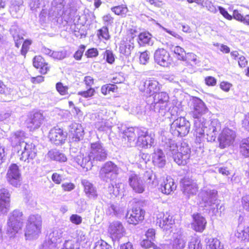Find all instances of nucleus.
I'll return each mask as SVG.
<instances>
[{
  "mask_svg": "<svg viewBox=\"0 0 249 249\" xmlns=\"http://www.w3.org/2000/svg\"><path fill=\"white\" fill-rule=\"evenodd\" d=\"M143 91L147 95H152L158 92L160 89L159 82L153 78H149L143 83Z\"/></svg>",
  "mask_w": 249,
  "mask_h": 249,
  "instance_id": "cd10ccee",
  "label": "nucleus"
},
{
  "mask_svg": "<svg viewBox=\"0 0 249 249\" xmlns=\"http://www.w3.org/2000/svg\"><path fill=\"white\" fill-rule=\"evenodd\" d=\"M166 158L162 150L155 148L152 154V162L154 165L159 168L163 167L166 164Z\"/></svg>",
  "mask_w": 249,
  "mask_h": 249,
  "instance_id": "c756f323",
  "label": "nucleus"
},
{
  "mask_svg": "<svg viewBox=\"0 0 249 249\" xmlns=\"http://www.w3.org/2000/svg\"><path fill=\"white\" fill-rule=\"evenodd\" d=\"M186 62L187 64H191V65H196L199 63L197 56L193 53H186L185 59L182 60Z\"/></svg>",
  "mask_w": 249,
  "mask_h": 249,
  "instance_id": "de8ad7c7",
  "label": "nucleus"
},
{
  "mask_svg": "<svg viewBox=\"0 0 249 249\" xmlns=\"http://www.w3.org/2000/svg\"><path fill=\"white\" fill-rule=\"evenodd\" d=\"M168 132H161L160 139V144L164 147L167 154L172 156L174 161L178 165H185L191 156V149L186 142H177L168 137Z\"/></svg>",
  "mask_w": 249,
  "mask_h": 249,
  "instance_id": "f257e3e1",
  "label": "nucleus"
},
{
  "mask_svg": "<svg viewBox=\"0 0 249 249\" xmlns=\"http://www.w3.org/2000/svg\"><path fill=\"white\" fill-rule=\"evenodd\" d=\"M117 87L114 84H107L101 87V92L104 95H107L111 92L116 91Z\"/></svg>",
  "mask_w": 249,
  "mask_h": 249,
  "instance_id": "3c124183",
  "label": "nucleus"
},
{
  "mask_svg": "<svg viewBox=\"0 0 249 249\" xmlns=\"http://www.w3.org/2000/svg\"><path fill=\"white\" fill-rule=\"evenodd\" d=\"M10 32L13 36L14 40L15 42L16 46L18 48L22 43L23 38L22 36H20L18 33H17L14 29H11L10 30Z\"/></svg>",
  "mask_w": 249,
  "mask_h": 249,
  "instance_id": "6e6d98bb",
  "label": "nucleus"
},
{
  "mask_svg": "<svg viewBox=\"0 0 249 249\" xmlns=\"http://www.w3.org/2000/svg\"><path fill=\"white\" fill-rule=\"evenodd\" d=\"M70 220L71 223L76 225H79L81 223L82 218L80 216L73 214L70 216Z\"/></svg>",
  "mask_w": 249,
  "mask_h": 249,
  "instance_id": "774afa93",
  "label": "nucleus"
},
{
  "mask_svg": "<svg viewBox=\"0 0 249 249\" xmlns=\"http://www.w3.org/2000/svg\"><path fill=\"white\" fill-rule=\"evenodd\" d=\"M149 59V53L145 51L141 53L140 56V63L143 65H145Z\"/></svg>",
  "mask_w": 249,
  "mask_h": 249,
  "instance_id": "0e129e2a",
  "label": "nucleus"
},
{
  "mask_svg": "<svg viewBox=\"0 0 249 249\" xmlns=\"http://www.w3.org/2000/svg\"><path fill=\"white\" fill-rule=\"evenodd\" d=\"M44 120L43 115L39 112H35L31 114L26 121L27 127L31 131L38 128L41 125Z\"/></svg>",
  "mask_w": 249,
  "mask_h": 249,
  "instance_id": "393cba45",
  "label": "nucleus"
},
{
  "mask_svg": "<svg viewBox=\"0 0 249 249\" xmlns=\"http://www.w3.org/2000/svg\"><path fill=\"white\" fill-rule=\"evenodd\" d=\"M63 231L60 229H54L53 231L50 233L49 238L53 244H57L61 242V238L62 237Z\"/></svg>",
  "mask_w": 249,
  "mask_h": 249,
  "instance_id": "4c0bfd02",
  "label": "nucleus"
},
{
  "mask_svg": "<svg viewBox=\"0 0 249 249\" xmlns=\"http://www.w3.org/2000/svg\"><path fill=\"white\" fill-rule=\"evenodd\" d=\"M189 249H202L200 238L197 236L191 237L188 244Z\"/></svg>",
  "mask_w": 249,
  "mask_h": 249,
  "instance_id": "a18cd8bd",
  "label": "nucleus"
},
{
  "mask_svg": "<svg viewBox=\"0 0 249 249\" xmlns=\"http://www.w3.org/2000/svg\"><path fill=\"white\" fill-rule=\"evenodd\" d=\"M113 125V124L109 120H104L97 121L95 123V127L99 131H104L110 129Z\"/></svg>",
  "mask_w": 249,
  "mask_h": 249,
  "instance_id": "58836bf2",
  "label": "nucleus"
},
{
  "mask_svg": "<svg viewBox=\"0 0 249 249\" xmlns=\"http://www.w3.org/2000/svg\"><path fill=\"white\" fill-rule=\"evenodd\" d=\"M12 89L6 87L3 83L0 80V94H4L6 95L11 94Z\"/></svg>",
  "mask_w": 249,
  "mask_h": 249,
  "instance_id": "69168bd1",
  "label": "nucleus"
},
{
  "mask_svg": "<svg viewBox=\"0 0 249 249\" xmlns=\"http://www.w3.org/2000/svg\"><path fill=\"white\" fill-rule=\"evenodd\" d=\"M144 211L140 207H133L129 211L126 215V219L128 223L136 225L144 218Z\"/></svg>",
  "mask_w": 249,
  "mask_h": 249,
  "instance_id": "f3484780",
  "label": "nucleus"
},
{
  "mask_svg": "<svg viewBox=\"0 0 249 249\" xmlns=\"http://www.w3.org/2000/svg\"><path fill=\"white\" fill-rule=\"evenodd\" d=\"M144 178L146 181L151 188L156 187L158 184V180L156 177V175L152 171H147L144 174Z\"/></svg>",
  "mask_w": 249,
  "mask_h": 249,
  "instance_id": "ea45409f",
  "label": "nucleus"
},
{
  "mask_svg": "<svg viewBox=\"0 0 249 249\" xmlns=\"http://www.w3.org/2000/svg\"><path fill=\"white\" fill-rule=\"evenodd\" d=\"M89 154L93 161H102L106 159L107 152L103 144L97 142L90 144Z\"/></svg>",
  "mask_w": 249,
  "mask_h": 249,
  "instance_id": "1a4fd4ad",
  "label": "nucleus"
},
{
  "mask_svg": "<svg viewBox=\"0 0 249 249\" xmlns=\"http://www.w3.org/2000/svg\"><path fill=\"white\" fill-rule=\"evenodd\" d=\"M137 141L136 144L142 148H149L154 144V138L151 134H149L147 131L137 130Z\"/></svg>",
  "mask_w": 249,
  "mask_h": 249,
  "instance_id": "ddd939ff",
  "label": "nucleus"
},
{
  "mask_svg": "<svg viewBox=\"0 0 249 249\" xmlns=\"http://www.w3.org/2000/svg\"><path fill=\"white\" fill-rule=\"evenodd\" d=\"M7 179L12 186L18 187L21 184V175L19 167L15 163L11 164L7 170Z\"/></svg>",
  "mask_w": 249,
  "mask_h": 249,
  "instance_id": "9b49d317",
  "label": "nucleus"
},
{
  "mask_svg": "<svg viewBox=\"0 0 249 249\" xmlns=\"http://www.w3.org/2000/svg\"><path fill=\"white\" fill-rule=\"evenodd\" d=\"M48 156L51 159L59 162H65L67 160V157L63 153L56 150L49 151Z\"/></svg>",
  "mask_w": 249,
  "mask_h": 249,
  "instance_id": "e433bc0d",
  "label": "nucleus"
},
{
  "mask_svg": "<svg viewBox=\"0 0 249 249\" xmlns=\"http://www.w3.org/2000/svg\"><path fill=\"white\" fill-rule=\"evenodd\" d=\"M154 60L158 65L168 67L172 62L169 53L164 49H158L154 53Z\"/></svg>",
  "mask_w": 249,
  "mask_h": 249,
  "instance_id": "aec40b11",
  "label": "nucleus"
},
{
  "mask_svg": "<svg viewBox=\"0 0 249 249\" xmlns=\"http://www.w3.org/2000/svg\"><path fill=\"white\" fill-rule=\"evenodd\" d=\"M25 133L22 130H17L12 132L9 137V140L13 147L16 150H18L22 142H25Z\"/></svg>",
  "mask_w": 249,
  "mask_h": 249,
  "instance_id": "bb28decb",
  "label": "nucleus"
},
{
  "mask_svg": "<svg viewBox=\"0 0 249 249\" xmlns=\"http://www.w3.org/2000/svg\"><path fill=\"white\" fill-rule=\"evenodd\" d=\"M70 133L75 141H80L84 135V130L81 124L72 123L70 125Z\"/></svg>",
  "mask_w": 249,
  "mask_h": 249,
  "instance_id": "473e14b6",
  "label": "nucleus"
},
{
  "mask_svg": "<svg viewBox=\"0 0 249 249\" xmlns=\"http://www.w3.org/2000/svg\"><path fill=\"white\" fill-rule=\"evenodd\" d=\"M71 160L74 165L76 164L85 169L86 171L90 170L93 166V160L89 153H86L85 155L80 153L75 156L71 154Z\"/></svg>",
  "mask_w": 249,
  "mask_h": 249,
  "instance_id": "2eb2a0df",
  "label": "nucleus"
},
{
  "mask_svg": "<svg viewBox=\"0 0 249 249\" xmlns=\"http://www.w3.org/2000/svg\"><path fill=\"white\" fill-rule=\"evenodd\" d=\"M201 199L200 204L202 207L212 210L213 212L215 207L217 209V191L214 189L204 188L199 194Z\"/></svg>",
  "mask_w": 249,
  "mask_h": 249,
  "instance_id": "423d86ee",
  "label": "nucleus"
},
{
  "mask_svg": "<svg viewBox=\"0 0 249 249\" xmlns=\"http://www.w3.org/2000/svg\"><path fill=\"white\" fill-rule=\"evenodd\" d=\"M207 249H224L220 242L216 238H208L205 239Z\"/></svg>",
  "mask_w": 249,
  "mask_h": 249,
  "instance_id": "a19ab883",
  "label": "nucleus"
},
{
  "mask_svg": "<svg viewBox=\"0 0 249 249\" xmlns=\"http://www.w3.org/2000/svg\"><path fill=\"white\" fill-rule=\"evenodd\" d=\"M42 223V218L39 214L30 215L27 219L25 230L26 239H36L41 232Z\"/></svg>",
  "mask_w": 249,
  "mask_h": 249,
  "instance_id": "20e7f679",
  "label": "nucleus"
},
{
  "mask_svg": "<svg viewBox=\"0 0 249 249\" xmlns=\"http://www.w3.org/2000/svg\"><path fill=\"white\" fill-rule=\"evenodd\" d=\"M153 240L146 238L143 239L141 243V245L142 247L148 249L153 247L154 249H156V246L154 244Z\"/></svg>",
  "mask_w": 249,
  "mask_h": 249,
  "instance_id": "052dcab7",
  "label": "nucleus"
},
{
  "mask_svg": "<svg viewBox=\"0 0 249 249\" xmlns=\"http://www.w3.org/2000/svg\"><path fill=\"white\" fill-rule=\"evenodd\" d=\"M177 185L174 179L170 177H167L160 185V191L164 194L169 195L176 190Z\"/></svg>",
  "mask_w": 249,
  "mask_h": 249,
  "instance_id": "7c9ffc66",
  "label": "nucleus"
},
{
  "mask_svg": "<svg viewBox=\"0 0 249 249\" xmlns=\"http://www.w3.org/2000/svg\"><path fill=\"white\" fill-rule=\"evenodd\" d=\"M95 90L94 89L89 88V89L86 91H79L78 95H81L84 98L91 97L94 95Z\"/></svg>",
  "mask_w": 249,
  "mask_h": 249,
  "instance_id": "e2e57ef3",
  "label": "nucleus"
},
{
  "mask_svg": "<svg viewBox=\"0 0 249 249\" xmlns=\"http://www.w3.org/2000/svg\"><path fill=\"white\" fill-rule=\"evenodd\" d=\"M67 55L66 51H53L52 53V57L54 59L61 60L66 57Z\"/></svg>",
  "mask_w": 249,
  "mask_h": 249,
  "instance_id": "13d9d810",
  "label": "nucleus"
},
{
  "mask_svg": "<svg viewBox=\"0 0 249 249\" xmlns=\"http://www.w3.org/2000/svg\"><path fill=\"white\" fill-rule=\"evenodd\" d=\"M19 155V159L21 161H26L29 160L34 159L36 154V150L35 144L32 143L22 142L18 150H17Z\"/></svg>",
  "mask_w": 249,
  "mask_h": 249,
  "instance_id": "9d476101",
  "label": "nucleus"
},
{
  "mask_svg": "<svg viewBox=\"0 0 249 249\" xmlns=\"http://www.w3.org/2000/svg\"><path fill=\"white\" fill-rule=\"evenodd\" d=\"M121 185V183L120 184L118 183L117 184L116 183L115 184L112 183L111 186H109L108 187V191L110 194H113L114 196H117L119 193V189L120 188Z\"/></svg>",
  "mask_w": 249,
  "mask_h": 249,
  "instance_id": "680f3d73",
  "label": "nucleus"
},
{
  "mask_svg": "<svg viewBox=\"0 0 249 249\" xmlns=\"http://www.w3.org/2000/svg\"><path fill=\"white\" fill-rule=\"evenodd\" d=\"M190 124L184 117L175 119L170 126V132L175 136L183 137L189 132Z\"/></svg>",
  "mask_w": 249,
  "mask_h": 249,
  "instance_id": "0eeeda50",
  "label": "nucleus"
},
{
  "mask_svg": "<svg viewBox=\"0 0 249 249\" xmlns=\"http://www.w3.org/2000/svg\"><path fill=\"white\" fill-rule=\"evenodd\" d=\"M151 35L149 33L144 32L141 33L139 36V43L140 45L145 44H149Z\"/></svg>",
  "mask_w": 249,
  "mask_h": 249,
  "instance_id": "09e8293b",
  "label": "nucleus"
},
{
  "mask_svg": "<svg viewBox=\"0 0 249 249\" xmlns=\"http://www.w3.org/2000/svg\"><path fill=\"white\" fill-rule=\"evenodd\" d=\"M192 228L197 232H202L205 229L207 221L204 217L200 214H194Z\"/></svg>",
  "mask_w": 249,
  "mask_h": 249,
  "instance_id": "c85d7f7f",
  "label": "nucleus"
},
{
  "mask_svg": "<svg viewBox=\"0 0 249 249\" xmlns=\"http://www.w3.org/2000/svg\"><path fill=\"white\" fill-rule=\"evenodd\" d=\"M136 35L132 33L127 36V37L124 39L120 43L119 47L120 53L125 56H129L131 54V51L134 49V38Z\"/></svg>",
  "mask_w": 249,
  "mask_h": 249,
  "instance_id": "b1692460",
  "label": "nucleus"
},
{
  "mask_svg": "<svg viewBox=\"0 0 249 249\" xmlns=\"http://www.w3.org/2000/svg\"><path fill=\"white\" fill-rule=\"evenodd\" d=\"M108 233L113 240H118L124 236L125 229L120 222L114 221L110 224Z\"/></svg>",
  "mask_w": 249,
  "mask_h": 249,
  "instance_id": "4be33fe9",
  "label": "nucleus"
},
{
  "mask_svg": "<svg viewBox=\"0 0 249 249\" xmlns=\"http://www.w3.org/2000/svg\"><path fill=\"white\" fill-rule=\"evenodd\" d=\"M56 89L57 91L62 95H65L68 94V88L67 86H64L62 83L59 82L56 85Z\"/></svg>",
  "mask_w": 249,
  "mask_h": 249,
  "instance_id": "bf43d9fd",
  "label": "nucleus"
},
{
  "mask_svg": "<svg viewBox=\"0 0 249 249\" xmlns=\"http://www.w3.org/2000/svg\"><path fill=\"white\" fill-rule=\"evenodd\" d=\"M118 173V167L112 162L108 161L105 163L101 168L99 177L103 180L108 181L115 179Z\"/></svg>",
  "mask_w": 249,
  "mask_h": 249,
  "instance_id": "6e6552de",
  "label": "nucleus"
},
{
  "mask_svg": "<svg viewBox=\"0 0 249 249\" xmlns=\"http://www.w3.org/2000/svg\"><path fill=\"white\" fill-rule=\"evenodd\" d=\"M24 220L23 213L20 210L16 209L11 212L7 222V234L10 237H15L21 231Z\"/></svg>",
  "mask_w": 249,
  "mask_h": 249,
  "instance_id": "7ed1b4c3",
  "label": "nucleus"
},
{
  "mask_svg": "<svg viewBox=\"0 0 249 249\" xmlns=\"http://www.w3.org/2000/svg\"><path fill=\"white\" fill-rule=\"evenodd\" d=\"M235 235L242 240L248 239L249 238V226L245 227L242 223H240L237 227Z\"/></svg>",
  "mask_w": 249,
  "mask_h": 249,
  "instance_id": "c9c22d12",
  "label": "nucleus"
},
{
  "mask_svg": "<svg viewBox=\"0 0 249 249\" xmlns=\"http://www.w3.org/2000/svg\"><path fill=\"white\" fill-rule=\"evenodd\" d=\"M33 65L35 68L40 69V72L42 74H46L49 70L48 64L41 56H36L34 57Z\"/></svg>",
  "mask_w": 249,
  "mask_h": 249,
  "instance_id": "f704fd0d",
  "label": "nucleus"
},
{
  "mask_svg": "<svg viewBox=\"0 0 249 249\" xmlns=\"http://www.w3.org/2000/svg\"><path fill=\"white\" fill-rule=\"evenodd\" d=\"M67 133L60 128L54 127L51 129L49 134L50 141L55 145H60L64 143Z\"/></svg>",
  "mask_w": 249,
  "mask_h": 249,
  "instance_id": "a211bd4d",
  "label": "nucleus"
},
{
  "mask_svg": "<svg viewBox=\"0 0 249 249\" xmlns=\"http://www.w3.org/2000/svg\"><path fill=\"white\" fill-rule=\"evenodd\" d=\"M118 128L119 132L123 134V137L125 139L127 138L130 146H132L136 143L135 141L137 137V130H141L140 129L133 127L127 128L124 125L118 126Z\"/></svg>",
  "mask_w": 249,
  "mask_h": 249,
  "instance_id": "6ab92c4d",
  "label": "nucleus"
},
{
  "mask_svg": "<svg viewBox=\"0 0 249 249\" xmlns=\"http://www.w3.org/2000/svg\"><path fill=\"white\" fill-rule=\"evenodd\" d=\"M86 241V234L82 231H79L77 233V239H71L66 240L62 249H74L79 248V244L83 242Z\"/></svg>",
  "mask_w": 249,
  "mask_h": 249,
  "instance_id": "a878e982",
  "label": "nucleus"
},
{
  "mask_svg": "<svg viewBox=\"0 0 249 249\" xmlns=\"http://www.w3.org/2000/svg\"><path fill=\"white\" fill-rule=\"evenodd\" d=\"M82 184L86 196L89 198L96 199L97 197V192L93 184L87 179L82 180Z\"/></svg>",
  "mask_w": 249,
  "mask_h": 249,
  "instance_id": "2f4dec72",
  "label": "nucleus"
},
{
  "mask_svg": "<svg viewBox=\"0 0 249 249\" xmlns=\"http://www.w3.org/2000/svg\"><path fill=\"white\" fill-rule=\"evenodd\" d=\"M166 112V113L165 116H166L168 118L170 117L169 115H170L171 117L173 118V116H176L180 114L178 108L177 106H172L169 107L168 105Z\"/></svg>",
  "mask_w": 249,
  "mask_h": 249,
  "instance_id": "603ef678",
  "label": "nucleus"
},
{
  "mask_svg": "<svg viewBox=\"0 0 249 249\" xmlns=\"http://www.w3.org/2000/svg\"><path fill=\"white\" fill-rule=\"evenodd\" d=\"M20 8L21 5L12 4L10 9V12L12 16L16 18H18L20 17L21 15Z\"/></svg>",
  "mask_w": 249,
  "mask_h": 249,
  "instance_id": "5fc2aeb1",
  "label": "nucleus"
},
{
  "mask_svg": "<svg viewBox=\"0 0 249 249\" xmlns=\"http://www.w3.org/2000/svg\"><path fill=\"white\" fill-rule=\"evenodd\" d=\"M240 152L245 157H249V137L243 139L240 146Z\"/></svg>",
  "mask_w": 249,
  "mask_h": 249,
  "instance_id": "79ce46f5",
  "label": "nucleus"
},
{
  "mask_svg": "<svg viewBox=\"0 0 249 249\" xmlns=\"http://www.w3.org/2000/svg\"><path fill=\"white\" fill-rule=\"evenodd\" d=\"M63 1L64 0H53L52 2V5L54 12H57L55 15L56 17L61 15V10L64 7Z\"/></svg>",
  "mask_w": 249,
  "mask_h": 249,
  "instance_id": "49530a36",
  "label": "nucleus"
},
{
  "mask_svg": "<svg viewBox=\"0 0 249 249\" xmlns=\"http://www.w3.org/2000/svg\"><path fill=\"white\" fill-rule=\"evenodd\" d=\"M186 237L183 234H175L172 245L174 249H183L186 245Z\"/></svg>",
  "mask_w": 249,
  "mask_h": 249,
  "instance_id": "72a5a7b5",
  "label": "nucleus"
},
{
  "mask_svg": "<svg viewBox=\"0 0 249 249\" xmlns=\"http://www.w3.org/2000/svg\"><path fill=\"white\" fill-rule=\"evenodd\" d=\"M109 210L111 213H113L114 215L117 216H119L123 212L122 209H120L117 205H111Z\"/></svg>",
  "mask_w": 249,
  "mask_h": 249,
  "instance_id": "338daca9",
  "label": "nucleus"
},
{
  "mask_svg": "<svg viewBox=\"0 0 249 249\" xmlns=\"http://www.w3.org/2000/svg\"><path fill=\"white\" fill-rule=\"evenodd\" d=\"M235 137L234 131L229 128H224L218 138L220 148H224L232 144Z\"/></svg>",
  "mask_w": 249,
  "mask_h": 249,
  "instance_id": "4468645a",
  "label": "nucleus"
},
{
  "mask_svg": "<svg viewBox=\"0 0 249 249\" xmlns=\"http://www.w3.org/2000/svg\"><path fill=\"white\" fill-rule=\"evenodd\" d=\"M153 103L150 108L154 109L148 115L152 117H156V114L158 113L159 116H164L166 115V108L168 104L169 96L165 92H157L153 97Z\"/></svg>",
  "mask_w": 249,
  "mask_h": 249,
  "instance_id": "39448f33",
  "label": "nucleus"
},
{
  "mask_svg": "<svg viewBox=\"0 0 249 249\" xmlns=\"http://www.w3.org/2000/svg\"><path fill=\"white\" fill-rule=\"evenodd\" d=\"M195 134L201 138L206 137L208 142H213L221 129V123L217 119L197 120L195 123Z\"/></svg>",
  "mask_w": 249,
  "mask_h": 249,
  "instance_id": "f03ea898",
  "label": "nucleus"
},
{
  "mask_svg": "<svg viewBox=\"0 0 249 249\" xmlns=\"http://www.w3.org/2000/svg\"><path fill=\"white\" fill-rule=\"evenodd\" d=\"M174 223L173 216L169 213H165L159 212L157 214V224L164 230H167L171 228Z\"/></svg>",
  "mask_w": 249,
  "mask_h": 249,
  "instance_id": "412c9836",
  "label": "nucleus"
},
{
  "mask_svg": "<svg viewBox=\"0 0 249 249\" xmlns=\"http://www.w3.org/2000/svg\"><path fill=\"white\" fill-rule=\"evenodd\" d=\"M194 110L193 116L195 119L194 124L197 120H203L207 118L208 109L204 102L199 98H195L193 99Z\"/></svg>",
  "mask_w": 249,
  "mask_h": 249,
  "instance_id": "f8f14e48",
  "label": "nucleus"
},
{
  "mask_svg": "<svg viewBox=\"0 0 249 249\" xmlns=\"http://www.w3.org/2000/svg\"><path fill=\"white\" fill-rule=\"evenodd\" d=\"M97 36L100 39L101 38L106 40L109 39L110 36L107 27V26H104L101 29L98 30L97 33Z\"/></svg>",
  "mask_w": 249,
  "mask_h": 249,
  "instance_id": "8fccbe9b",
  "label": "nucleus"
},
{
  "mask_svg": "<svg viewBox=\"0 0 249 249\" xmlns=\"http://www.w3.org/2000/svg\"><path fill=\"white\" fill-rule=\"evenodd\" d=\"M182 190L184 195L188 197L196 195L198 191L197 185L196 182L189 178H184L180 182Z\"/></svg>",
  "mask_w": 249,
  "mask_h": 249,
  "instance_id": "5701e85b",
  "label": "nucleus"
},
{
  "mask_svg": "<svg viewBox=\"0 0 249 249\" xmlns=\"http://www.w3.org/2000/svg\"><path fill=\"white\" fill-rule=\"evenodd\" d=\"M172 51L174 52L175 56L178 60L182 61L185 59L186 53L183 48L178 46H173L172 48Z\"/></svg>",
  "mask_w": 249,
  "mask_h": 249,
  "instance_id": "c03bdc74",
  "label": "nucleus"
},
{
  "mask_svg": "<svg viewBox=\"0 0 249 249\" xmlns=\"http://www.w3.org/2000/svg\"><path fill=\"white\" fill-rule=\"evenodd\" d=\"M129 186L137 193H142L145 190V184L143 180L139 175L131 173L128 178Z\"/></svg>",
  "mask_w": 249,
  "mask_h": 249,
  "instance_id": "dca6fc26",
  "label": "nucleus"
},
{
  "mask_svg": "<svg viewBox=\"0 0 249 249\" xmlns=\"http://www.w3.org/2000/svg\"><path fill=\"white\" fill-rule=\"evenodd\" d=\"M111 10L117 15H124L127 12V8L124 5L115 6L111 8Z\"/></svg>",
  "mask_w": 249,
  "mask_h": 249,
  "instance_id": "864d4df0",
  "label": "nucleus"
},
{
  "mask_svg": "<svg viewBox=\"0 0 249 249\" xmlns=\"http://www.w3.org/2000/svg\"><path fill=\"white\" fill-rule=\"evenodd\" d=\"M10 196L11 195L7 189H0V202L10 206Z\"/></svg>",
  "mask_w": 249,
  "mask_h": 249,
  "instance_id": "37998d69",
  "label": "nucleus"
},
{
  "mask_svg": "<svg viewBox=\"0 0 249 249\" xmlns=\"http://www.w3.org/2000/svg\"><path fill=\"white\" fill-rule=\"evenodd\" d=\"M203 6L205 7L209 12L215 13L217 11V7L214 5L213 3L209 0H206L204 1Z\"/></svg>",
  "mask_w": 249,
  "mask_h": 249,
  "instance_id": "4d7b16f0",
  "label": "nucleus"
}]
</instances>
